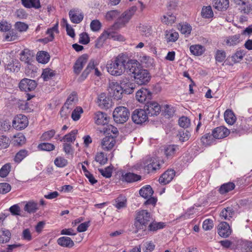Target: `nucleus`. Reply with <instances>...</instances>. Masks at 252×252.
Wrapping results in <instances>:
<instances>
[{"mask_svg":"<svg viewBox=\"0 0 252 252\" xmlns=\"http://www.w3.org/2000/svg\"><path fill=\"white\" fill-rule=\"evenodd\" d=\"M203 46L200 45H191L190 47V52L196 56H199L203 54L204 50Z\"/></svg>","mask_w":252,"mask_h":252,"instance_id":"nucleus-49","label":"nucleus"},{"mask_svg":"<svg viewBox=\"0 0 252 252\" xmlns=\"http://www.w3.org/2000/svg\"><path fill=\"white\" fill-rule=\"evenodd\" d=\"M242 41L240 34L229 36L226 37L225 43L229 46H233L237 45Z\"/></svg>","mask_w":252,"mask_h":252,"instance_id":"nucleus-23","label":"nucleus"},{"mask_svg":"<svg viewBox=\"0 0 252 252\" xmlns=\"http://www.w3.org/2000/svg\"><path fill=\"white\" fill-rule=\"evenodd\" d=\"M177 136L179 138V140L182 142H184L189 139L190 135L188 130H186L180 132Z\"/></svg>","mask_w":252,"mask_h":252,"instance_id":"nucleus-60","label":"nucleus"},{"mask_svg":"<svg viewBox=\"0 0 252 252\" xmlns=\"http://www.w3.org/2000/svg\"><path fill=\"white\" fill-rule=\"evenodd\" d=\"M144 110L150 116L157 115L160 111V106L157 102L149 100L146 102Z\"/></svg>","mask_w":252,"mask_h":252,"instance_id":"nucleus-8","label":"nucleus"},{"mask_svg":"<svg viewBox=\"0 0 252 252\" xmlns=\"http://www.w3.org/2000/svg\"><path fill=\"white\" fill-rule=\"evenodd\" d=\"M180 32L182 33L189 35L190 34L191 31V26L188 24H184L183 25H180Z\"/></svg>","mask_w":252,"mask_h":252,"instance_id":"nucleus-63","label":"nucleus"},{"mask_svg":"<svg viewBox=\"0 0 252 252\" xmlns=\"http://www.w3.org/2000/svg\"><path fill=\"white\" fill-rule=\"evenodd\" d=\"M58 245L62 247L72 248L74 245V242L68 237L63 236L58 239Z\"/></svg>","mask_w":252,"mask_h":252,"instance_id":"nucleus-24","label":"nucleus"},{"mask_svg":"<svg viewBox=\"0 0 252 252\" xmlns=\"http://www.w3.org/2000/svg\"><path fill=\"white\" fill-rule=\"evenodd\" d=\"M154 191L150 186L142 188L139 190V194L143 198L147 199L152 196Z\"/></svg>","mask_w":252,"mask_h":252,"instance_id":"nucleus-33","label":"nucleus"},{"mask_svg":"<svg viewBox=\"0 0 252 252\" xmlns=\"http://www.w3.org/2000/svg\"><path fill=\"white\" fill-rule=\"evenodd\" d=\"M179 38V34L174 30L166 31L165 34V38L167 42H175Z\"/></svg>","mask_w":252,"mask_h":252,"instance_id":"nucleus-39","label":"nucleus"},{"mask_svg":"<svg viewBox=\"0 0 252 252\" xmlns=\"http://www.w3.org/2000/svg\"><path fill=\"white\" fill-rule=\"evenodd\" d=\"M175 175V172L174 170H167L159 177L158 181L161 184L166 185L172 181Z\"/></svg>","mask_w":252,"mask_h":252,"instance_id":"nucleus-18","label":"nucleus"},{"mask_svg":"<svg viewBox=\"0 0 252 252\" xmlns=\"http://www.w3.org/2000/svg\"><path fill=\"white\" fill-rule=\"evenodd\" d=\"M11 190V186L6 183H0V193L5 194Z\"/></svg>","mask_w":252,"mask_h":252,"instance_id":"nucleus-64","label":"nucleus"},{"mask_svg":"<svg viewBox=\"0 0 252 252\" xmlns=\"http://www.w3.org/2000/svg\"><path fill=\"white\" fill-rule=\"evenodd\" d=\"M229 5V0H213V6L217 9L226 10Z\"/></svg>","mask_w":252,"mask_h":252,"instance_id":"nucleus-27","label":"nucleus"},{"mask_svg":"<svg viewBox=\"0 0 252 252\" xmlns=\"http://www.w3.org/2000/svg\"><path fill=\"white\" fill-rule=\"evenodd\" d=\"M116 139L112 135L106 136L104 137L101 142V147L105 151H111L116 145Z\"/></svg>","mask_w":252,"mask_h":252,"instance_id":"nucleus-11","label":"nucleus"},{"mask_svg":"<svg viewBox=\"0 0 252 252\" xmlns=\"http://www.w3.org/2000/svg\"><path fill=\"white\" fill-rule=\"evenodd\" d=\"M110 33H108V31H104L100 36L96 40L95 47L97 48H100L103 45L105 40L109 38V35Z\"/></svg>","mask_w":252,"mask_h":252,"instance_id":"nucleus-29","label":"nucleus"},{"mask_svg":"<svg viewBox=\"0 0 252 252\" xmlns=\"http://www.w3.org/2000/svg\"><path fill=\"white\" fill-rule=\"evenodd\" d=\"M98 171L104 177L109 178L112 176V168L110 166H108L104 169H98Z\"/></svg>","mask_w":252,"mask_h":252,"instance_id":"nucleus-62","label":"nucleus"},{"mask_svg":"<svg viewBox=\"0 0 252 252\" xmlns=\"http://www.w3.org/2000/svg\"><path fill=\"white\" fill-rule=\"evenodd\" d=\"M88 59V56L86 54H84L78 58L73 66V71L76 74L78 75L81 72Z\"/></svg>","mask_w":252,"mask_h":252,"instance_id":"nucleus-12","label":"nucleus"},{"mask_svg":"<svg viewBox=\"0 0 252 252\" xmlns=\"http://www.w3.org/2000/svg\"><path fill=\"white\" fill-rule=\"evenodd\" d=\"M103 132L104 134L108 135V136L111 135V134H113L114 138H115L119 134V131L117 127L111 125H106L103 129Z\"/></svg>","mask_w":252,"mask_h":252,"instance_id":"nucleus-31","label":"nucleus"},{"mask_svg":"<svg viewBox=\"0 0 252 252\" xmlns=\"http://www.w3.org/2000/svg\"><path fill=\"white\" fill-rule=\"evenodd\" d=\"M28 120L26 116L23 115H17L12 122L13 126L17 129H22L27 126Z\"/></svg>","mask_w":252,"mask_h":252,"instance_id":"nucleus-10","label":"nucleus"},{"mask_svg":"<svg viewBox=\"0 0 252 252\" xmlns=\"http://www.w3.org/2000/svg\"><path fill=\"white\" fill-rule=\"evenodd\" d=\"M67 159L62 157H57L54 160L55 164L59 167H63L67 164Z\"/></svg>","mask_w":252,"mask_h":252,"instance_id":"nucleus-55","label":"nucleus"},{"mask_svg":"<svg viewBox=\"0 0 252 252\" xmlns=\"http://www.w3.org/2000/svg\"><path fill=\"white\" fill-rule=\"evenodd\" d=\"M135 10L136 8L133 7L128 11L124 12L119 18L118 23L120 25H125L131 19Z\"/></svg>","mask_w":252,"mask_h":252,"instance_id":"nucleus-19","label":"nucleus"},{"mask_svg":"<svg viewBox=\"0 0 252 252\" xmlns=\"http://www.w3.org/2000/svg\"><path fill=\"white\" fill-rule=\"evenodd\" d=\"M94 68V61L91 60L88 63L86 68L84 70V71L82 73L81 77L82 79H85L87 78L88 75L89 74L90 72Z\"/></svg>","mask_w":252,"mask_h":252,"instance_id":"nucleus-48","label":"nucleus"},{"mask_svg":"<svg viewBox=\"0 0 252 252\" xmlns=\"http://www.w3.org/2000/svg\"><path fill=\"white\" fill-rule=\"evenodd\" d=\"M213 137L216 139H222L227 137L230 133L228 129L224 126H219L213 131Z\"/></svg>","mask_w":252,"mask_h":252,"instance_id":"nucleus-17","label":"nucleus"},{"mask_svg":"<svg viewBox=\"0 0 252 252\" xmlns=\"http://www.w3.org/2000/svg\"><path fill=\"white\" fill-rule=\"evenodd\" d=\"M115 202V206L118 209H121L126 207V199L125 196H119L116 199Z\"/></svg>","mask_w":252,"mask_h":252,"instance_id":"nucleus-47","label":"nucleus"},{"mask_svg":"<svg viewBox=\"0 0 252 252\" xmlns=\"http://www.w3.org/2000/svg\"><path fill=\"white\" fill-rule=\"evenodd\" d=\"M55 75V71L50 68H45L43 70L41 77L44 81H48Z\"/></svg>","mask_w":252,"mask_h":252,"instance_id":"nucleus-46","label":"nucleus"},{"mask_svg":"<svg viewBox=\"0 0 252 252\" xmlns=\"http://www.w3.org/2000/svg\"><path fill=\"white\" fill-rule=\"evenodd\" d=\"M11 170L10 163H7L4 164L0 169V177L4 178L6 177Z\"/></svg>","mask_w":252,"mask_h":252,"instance_id":"nucleus-52","label":"nucleus"},{"mask_svg":"<svg viewBox=\"0 0 252 252\" xmlns=\"http://www.w3.org/2000/svg\"><path fill=\"white\" fill-rule=\"evenodd\" d=\"M121 84L123 90V93L126 94H130L133 92L135 89V84L131 83L129 80L125 78L121 80Z\"/></svg>","mask_w":252,"mask_h":252,"instance_id":"nucleus-20","label":"nucleus"},{"mask_svg":"<svg viewBox=\"0 0 252 252\" xmlns=\"http://www.w3.org/2000/svg\"><path fill=\"white\" fill-rule=\"evenodd\" d=\"M10 144L9 138L4 135L0 136V149H4L7 148Z\"/></svg>","mask_w":252,"mask_h":252,"instance_id":"nucleus-57","label":"nucleus"},{"mask_svg":"<svg viewBox=\"0 0 252 252\" xmlns=\"http://www.w3.org/2000/svg\"><path fill=\"white\" fill-rule=\"evenodd\" d=\"M179 150V147L176 145H170L164 148V154L167 158L173 157L176 152Z\"/></svg>","mask_w":252,"mask_h":252,"instance_id":"nucleus-30","label":"nucleus"},{"mask_svg":"<svg viewBox=\"0 0 252 252\" xmlns=\"http://www.w3.org/2000/svg\"><path fill=\"white\" fill-rule=\"evenodd\" d=\"M78 98L77 94L75 92H72L67 97L65 103L63 106L60 113L62 117L66 116L68 112L65 111V109L68 110L71 109L77 103Z\"/></svg>","mask_w":252,"mask_h":252,"instance_id":"nucleus-5","label":"nucleus"},{"mask_svg":"<svg viewBox=\"0 0 252 252\" xmlns=\"http://www.w3.org/2000/svg\"><path fill=\"white\" fill-rule=\"evenodd\" d=\"M140 166L141 168H143L147 173H150L159 169L160 167V164L159 161L156 159L150 158L141 163Z\"/></svg>","mask_w":252,"mask_h":252,"instance_id":"nucleus-6","label":"nucleus"},{"mask_svg":"<svg viewBox=\"0 0 252 252\" xmlns=\"http://www.w3.org/2000/svg\"><path fill=\"white\" fill-rule=\"evenodd\" d=\"M37 84L34 80L24 78L19 83V88L21 91L30 92L34 90L36 87Z\"/></svg>","mask_w":252,"mask_h":252,"instance_id":"nucleus-9","label":"nucleus"},{"mask_svg":"<svg viewBox=\"0 0 252 252\" xmlns=\"http://www.w3.org/2000/svg\"><path fill=\"white\" fill-rule=\"evenodd\" d=\"M95 160L101 165L107 163L108 158L103 152L97 153L95 157Z\"/></svg>","mask_w":252,"mask_h":252,"instance_id":"nucleus-50","label":"nucleus"},{"mask_svg":"<svg viewBox=\"0 0 252 252\" xmlns=\"http://www.w3.org/2000/svg\"><path fill=\"white\" fill-rule=\"evenodd\" d=\"M101 27V23L97 20H93L90 24L91 29L93 32L99 31Z\"/></svg>","mask_w":252,"mask_h":252,"instance_id":"nucleus-61","label":"nucleus"},{"mask_svg":"<svg viewBox=\"0 0 252 252\" xmlns=\"http://www.w3.org/2000/svg\"><path fill=\"white\" fill-rule=\"evenodd\" d=\"M28 155V151L27 150H21L16 154L14 160L15 162L20 163Z\"/></svg>","mask_w":252,"mask_h":252,"instance_id":"nucleus-44","label":"nucleus"},{"mask_svg":"<svg viewBox=\"0 0 252 252\" xmlns=\"http://www.w3.org/2000/svg\"><path fill=\"white\" fill-rule=\"evenodd\" d=\"M110 87L113 93L114 99L119 100L122 98L123 90L122 85H120L117 82H112L110 84Z\"/></svg>","mask_w":252,"mask_h":252,"instance_id":"nucleus-16","label":"nucleus"},{"mask_svg":"<svg viewBox=\"0 0 252 252\" xmlns=\"http://www.w3.org/2000/svg\"><path fill=\"white\" fill-rule=\"evenodd\" d=\"M5 68L9 72H17L20 70V65L17 62H11L5 65Z\"/></svg>","mask_w":252,"mask_h":252,"instance_id":"nucleus-37","label":"nucleus"},{"mask_svg":"<svg viewBox=\"0 0 252 252\" xmlns=\"http://www.w3.org/2000/svg\"><path fill=\"white\" fill-rule=\"evenodd\" d=\"M22 4L27 8L38 9L41 7L39 0H21Z\"/></svg>","mask_w":252,"mask_h":252,"instance_id":"nucleus-28","label":"nucleus"},{"mask_svg":"<svg viewBox=\"0 0 252 252\" xmlns=\"http://www.w3.org/2000/svg\"><path fill=\"white\" fill-rule=\"evenodd\" d=\"M37 203L33 201L28 202L24 207V210L30 214L35 213L37 210Z\"/></svg>","mask_w":252,"mask_h":252,"instance_id":"nucleus-38","label":"nucleus"},{"mask_svg":"<svg viewBox=\"0 0 252 252\" xmlns=\"http://www.w3.org/2000/svg\"><path fill=\"white\" fill-rule=\"evenodd\" d=\"M25 141L26 138L24 135L21 133H19L13 136L12 144L14 146H19L23 145L25 143Z\"/></svg>","mask_w":252,"mask_h":252,"instance_id":"nucleus-32","label":"nucleus"},{"mask_svg":"<svg viewBox=\"0 0 252 252\" xmlns=\"http://www.w3.org/2000/svg\"><path fill=\"white\" fill-rule=\"evenodd\" d=\"M150 213L142 210L136 213V217L133 227V232L137 236H142L147 234V226L151 221Z\"/></svg>","mask_w":252,"mask_h":252,"instance_id":"nucleus-3","label":"nucleus"},{"mask_svg":"<svg viewBox=\"0 0 252 252\" xmlns=\"http://www.w3.org/2000/svg\"><path fill=\"white\" fill-rule=\"evenodd\" d=\"M152 94L147 89H142L138 91L136 94L137 100L141 103H145L151 99Z\"/></svg>","mask_w":252,"mask_h":252,"instance_id":"nucleus-14","label":"nucleus"},{"mask_svg":"<svg viewBox=\"0 0 252 252\" xmlns=\"http://www.w3.org/2000/svg\"><path fill=\"white\" fill-rule=\"evenodd\" d=\"M122 177L123 181H125L127 183L136 182L140 180L141 178L140 175L130 172L123 174Z\"/></svg>","mask_w":252,"mask_h":252,"instance_id":"nucleus-26","label":"nucleus"},{"mask_svg":"<svg viewBox=\"0 0 252 252\" xmlns=\"http://www.w3.org/2000/svg\"><path fill=\"white\" fill-rule=\"evenodd\" d=\"M55 133L56 131L54 129L50 130L44 132L41 138L43 141H49L55 135Z\"/></svg>","mask_w":252,"mask_h":252,"instance_id":"nucleus-56","label":"nucleus"},{"mask_svg":"<svg viewBox=\"0 0 252 252\" xmlns=\"http://www.w3.org/2000/svg\"><path fill=\"white\" fill-rule=\"evenodd\" d=\"M179 125L183 128H187L190 125V120L187 117L183 116L178 121Z\"/></svg>","mask_w":252,"mask_h":252,"instance_id":"nucleus-58","label":"nucleus"},{"mask_svg":"<svg viewBox=\"0 0 252 252\" xmlns=\"http://www.w3.org/2000/svg\"><path fill=\"white\" fill-rule=\"evenodd\" d=\"M77 133V130L74 129L72 130L69 133L65 135L63 137L60 139L61 141L67 142H72L76 139L75 136Z\"/></svg>","mask_w":252,"mask_h":252,"instance_id":"nucleus-42","label":"nucleus"},{"mask_svg":"<svg viewBox=\"0 0 252 252\" xmlns=\"http://www.w3.org/2000/svg\"><path fill=\"white\" fill-rule=\"evenodd\" d=\"M214 138L215 137H213V134L207 133L202 137L201 141L203 145L208 146L213 143Z\"/></svg>","mask_w":252,"mask_h":252,"instance_id":"nucleus-45","label":"nucleus"},{"mask_svg":"<svg viewBox=\"0 0 252 252\" xmlns=\"http://www.w3.org/2000/svg\"><path fill=\"white\" fill-rule=\"evenodd\" d=\"M107 114L105 113L97 111L94 114V119L97 125H105L108 124V120Z\"/></svg>","mask_w":252,"mask_h":252,"instance_id":"nucleus-22","label":"nucleus"},{"mask_svg":"<svg viewBox=\"0 0 252 252\" xmlns=\"http://www.w3.org/2000/svg\"><path fill=\"white\" fill-rule=\"evenodd\" d=\"M83 112V109L81 107H77L72 112L71 118L73 120L78 121L81 116V114Z\"/></svg>","mask_w":252,"mask_h":252,"instance_id":"nucleus-53","label":"nucleus"},{"mask_svg":"<svg viewBox=\"0 0 252 252\" xmlns=\"http://www.w3.org/2000/svg\"><path fill=\"white\" fill-rule=\"evenodd\" d=\"M131 118L134 123L141 124L147 120L148 114L144 109H137L133 112Z\"/></svg>","mask_w":252,"mask_h":252,"instance_id":"nucleus-7","label":"nucleus"},{"mask_svg":"<svg viewBox=\"0 0 252 252\" xmlns=\"http://www.w3.org/2000/svg\"><path fill=\"white\" fill-rule=\"evenodd\" d=\"M11 237L10 232L5 229H0V243H6L8 242Z\"/></svg>","mask_w":252,"mask_h":252,"instance_id":"nucleus-36","label":"nucleus"},{"mask_svg":"<svg viewBox=\"0 0 252 252\" xmlns=\"http://www.w3.org/2000/svg\"><path fill=\"white\" fill-rule=\"evenodd\" d=\"M129 60H127V57L125 54H119L107 62L106 68L108 72L115 76L121 75L126 69L127 71V64Z\"/></svg>","mask_w":252,"mask_h":252,"instance_id":"nucleus-1","label":"nucleus"},{"mask_svg":"<svg viewBox=\"0 0 252 252\" xmlns=\"http://www.w3.org/2000/svg\"><path fill=\"white\" fill-rule=\"evenodd\" d=\"M164 224L162 222H152L149 223L147 226V232L148 231H155L159 229L163 228Z\"/></svg>","mask_w":252,"mask_h":252,"instance_id":"nucleus-43","label":"nucleus"},{"mask_svg":"<svg viewBox=\"0 0 252 252\" xmlns=\"http://www.w3.org/2000/svg\"><path fill=\"white\" fill-rule=\"evenodd\" d=\"M127 72L133 75L136 84L143 85L147 84L151 76L147 69L142 68L139 63L134 60H130L127 64Z\"/></svg>","mask_w":252,"mask_h":252,"instance_id":"nucleus-2","label":"nucleus"},{"mask_svg":"<svg viewBox=\"0 0 252 252\" xmlns=\"http://www.w3.org/2000/svg\"><path fill=\"white\" fill-rule=\"evenodd\" d=\"M39 149L42 151H51L55 149V146L49 143H43L38 146Z\"/></svg>","mask_w":252,"mask_h":252,"instance_id":"nucleus-54","label":"nucleus"},{"mask_svg":"<svg viewBox=\"0 0 252 252\" xmlns=\"http://www.w3.org/2000/svg\"><path fill=\"white\" fill-rule=\"evenodd\" d=\"M245 54L243 50L237 51L236 53L232 56V60L235 63H238L243 58Z\"/></svg>","mask_w":252,"mask_h":252,"instance_id":"nucleus-59","label":"nucleus"},{"mask_svg":"<svg viewBox=\"0 0 252 252\" xmlns=\"http://www.w3.org/2000/svg\"><path fill=\"white\" fill-rule=\"evenodd\" d=\"M234 214V211L232 208L227 207L223 209L220 213V216L225 220H230Z\"/></svg>","mask_w":252,"mask_h":252,"instance_id":"nucleus-40","label":"nucleus"},{"mask_svg":"<svg viewBox=\"0 0 252 252\" xmlns=\"http://www.w3.org/2000/svg\"><path fill=\"white\" fill-rule=\"evenodd\" d=\"M36 59L40 63H46L49 61L50 56L47 52L39 51L37 54Z\"/></svg>","mask_w":252,"mask_h":252,"instance_id":"nucleus-35","label":"nucleus"},{"mask_svg":"<svg viewBox=\"0 0 252 252\" xmlns=\"http://www.w3.org/2000/svg\"><path fill=\"white\" fill-rule=\"evenodd\" d=\"M97 103L101 109H107L111 106L110 99L105 93L98 95Z\"/></svg>","mask_w":252,"mask_h":252,"instance_id":"nucleus-15","label":"nucleus"},{"mask_svg":"<svg viewBox=\"0 0 252 252\" xmlns=\"http://www.w3.org/2000/svg\"><path fill=\"white\" fill-rule=\"evenodd\" d=\"M231 232L230 227L226 222H221L218 226V234L222 237H228L231 234Z\"/></svg>","mask_w":252,"mask_h":252,"instance_id":"nucleus-13","label":"nucleus"},{"mask_svg":"<svg viewBox=\"0 0 252 252\" xmlns=\"http://www.w3.org/2000/svg\"><path fill=\"white\" fill-rule=\"evenodd\" d=\"M202 16L205 18H210L213 16V12L210 6L203 7L201 11Z\"/></svg>","mask_w":252,"mask_h":252,"instance_id":"nucleus-51","label":"nucleus"},{"mask_svg":"<svg viewBox=\"0 0 252 252\" xmlns=\"http://www.w3.org/2000/svg\"><path fill=\"white\" fill-rule=\"evenodd\" d=\"M235 185L233 183L228 182L222 185L219 191L221 194H224L234 189Z\"/></svg>","mask_w":252,"mask_h":252,"instance_id":"nucleus-41","label":"nucleus"},{"mask_svg":"<svg viewBox=\"0 0 252 252\" xmlns=\"http://www.w3.org/2000/svg\"><path fill=\"white\" fill-rule=\"evenodd\" d=\"M176 20L175 15L170 11L167 12L161 18L162 23L167 25L173 24L175 22Z\"/></svg>","mask_w":252,"mask_h":252,"instance_id":"nucleus-25","label":"nucleus"},{"mask_svg":"<svg viewBox=\"0 0 252 252\" xmlns=\"http://www.w3.org/2000/svg\"><path fill=\"white\" fill-rule=\"evenodd\" d=\"M224 118L225 122L229 125H233L236 121V117L234 113L231 110H226L224 114Z\"/></svg>","mask_w":252,"mask_h":252,"instance_id":"nucleus-34","label":"nucleus"},{"mask_svg":"<svg viewBox=\"0 0 252 252\" xmlns=\"http://www.w3.org/2000/svg\"><path fill=\"white\" fill-rule=\"evenodd\" d=\"M69 16L71 21L75 24L80 23L83 19V14L78 9H72L69 12Z\"/></svg>","mask_w":252,"mask_h":252,"instance_id":"nucleus-21","label":"nucleus"},{"mask_svg":"<svg viewBox=\"0 0 252 252\" xmlns=\"http://www.w3.org/2000/svg\"><path fill=\"white\" fill-rule=\"evenodd\" d=\"M130 112L128 108L124 106L116 107L113 113L114 121L120 124L126 123L129 119Z\"/></svg>","mask_w":252,"mask_h":252,"instance_id":"nucleus-4","label":"nucleus"}]
</instances>
